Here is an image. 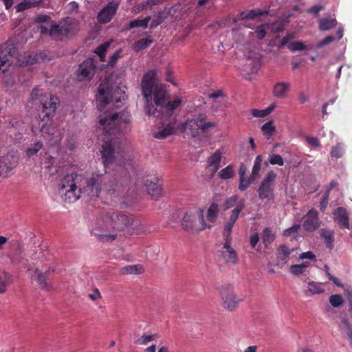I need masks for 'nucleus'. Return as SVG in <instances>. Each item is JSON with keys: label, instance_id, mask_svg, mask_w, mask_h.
Returning a JSON list of instances; mask_svg holds the SVG:
<instances>
[{"label": "nucleus", "instance_id": "nucleus-1", "mask_svg": "<svg viewBox=\"0 0 352 352\" xmlns=\"http://www.w3.org/2000/svg\"><path fill=\"white\" fill-rule=\"evenodd\" d=\"M130 121L131 114L126 110L119 113L107 111L99 116L96 132L103 136L104 143L100 152L105 167L113 164L122 165L124 159V151L120 142L112 135L125 131Z\"/></svg>", "mask_w": 352, "mask_h": 352}, {"label": "nucleus", "instance_id": "nucleus-2", "mask_svg": "<svg viewBox=\"0 0 352 352\" xmlns=\"http://www.w3.org/2000/svg\"><path fill=\"white\" fill-rule=\"evenodd\" d=\"M102 182V175L98 173L87 177L81 174L67 175L58 184V193L67 202L76 201L82 197L94 199L100 193Z\"/></svg>", "mask_w": 352, "mask_h": 352}, {"label": "nucleus", "instance_id": "nucleus-3", "mask_svg": "<svg viewBox=\"0 0 352 352\" xmlns=\"http://www.w3.org/2000/svg\"><path fill=\"white\" fill-rule=\"evenodd\" d=\"M134 223V219L118 212H106L100 215L93 228V234L102 242H112L118 233L124 231Z\"/></svg>", "mask_w": 352, "mask_h": 352}, {"label": "nucleus", "instance_id": "nucleus-4", "mask_svg": "<svg viewBox=\"0 0 352 352\" xmlns=\"http://www.w3.org/2000/svg\"><path fill=\"white\" fill-rule=\"evenodd\" d=\"M157 71L151 69L145 73L141 82L142 94L145 100L144 111L148 116H157L166 103L168 93L165 87L155 82Z\"/></svg>", "mask_w": 352, "mask_h": 352}, {"label": "nucleus", "instance_id": "nucleus-5", "mask_svg": "<svg viewBox=\"0 0 352 352\" xmlns=\"http://www.w3.org/2000/svg\"><path fill=\"white\" fill-rule=\"evenodd\" d=\"M28 270L32 271L31 278L36 281L41 289L47 292L53 289L52 285L47 281V278L54 272V269L48 265L41 250H39L30 255V263Z\"/></svg>", "mask_w": 352, "mask_h": 352}, {"label": "nucleus", "instance_id": "nucleus-6", "mask_svg": "<svg viewBox=\"0 0 352 352\" xmlns=\"http://www.w3.org/2000/svg\"><path fill=\"white\" fill-rule=\"evenodd\" d=\"M125 98L126 94L122 89L104 82L100 85L96 96V107L99 111H102L107 105L118 107Z\"/></svg>", "mask_w": 352, "mask_h": 352}, {"label": "nucleus", "instance_id": "nucleus-7", "mask_svg": "<svg viewBox=\"0 0 352 352\" xmlns=\"http://www.w3.org/2000/svg\"><path fill=\"white\" fill-rule=\"evenodd\" d=\"M30 99L31 102H37L41 106V112L43 114L42 121H48L54 117L58 104L57 97L36 87L32 91Z\"/></svg>", "mask_w": 352, "mask_h": 352}, {"label": "nucleus", "instance_id": "nucleus-8", "mask_svg": "<svg viewBox=\"0 0 352 352\" xmlns=\"http://www.w3.org/2000/svg\"><path fill=\"white\" fill-rule=\"evenodd\" d=\"M181 129L184 131H190L194 138L197 135L199 130L204 133L211 131H219L217 123L214 121H208L206 116L203 114L195 116L191 120L182 124Z\"/></svg>", "mask_w": 352, "mask_h": 352}, {"label": "nucleus", "instance_id": "nucleus-9", "mask_svg": "<svg viewBox=\"0 0 352 352\" xmlns=\"http://www.w3.org/2000/svg\"><path fill=\"white\" fill-rule=\"evenodd\" d=\"M182 226L187 231L198 232L210 227L204 220V211L199 208L194 212H186L182 219Z\"/></svg>", "mask_w": 352, "mask_h": 352}, {"label": "nucleus", "instance_id": "nucleus-10", "mask_svg": "<svg viewBox=\"0 0 352 352\" xmlns=\"http://www.w3.org/2000/svg\"><path fill=\"white\" fill-rule=\"evenodd\" d=\"M276 176V173L271 170L264 177L258 188V194L261 199H267L269 201L274 199V188Z\"/></svg>", "mask_w": 352, "mask_h": 352}, {"label": "nucleus", "instance_id": "nucleus-11", "mask_svg": "<svg viewBox=\"0 0 352 352\" xmlns=\"http://www.w3.org/2000/svg\"><path fill=\"white\" fill-rule=\"evenodd\" d=\"M221 306L223 309L233 311L238 307L243 298L238 297L232 289H225L221 292Z\"/></svg>", "mask_w": 352, "mask_h": 352}, {"label": "nucleus", "instance_id": "nucleus-12", "mask_svg": "<svg viewBox=\"0 0 352 352\" xmlns=\"http://www.w3.org/2000/svg\"><path fill=\"white\" fill-rule=\"evenodd\" d=\"M119 7V2L112 1L109 2L102 10H101L97 16L98 20L102 23H107L111 21L116 14Z\"/></svg>", "mask_w": 352, "mask_h": 352}, {"label": "nucleus", "instance_id": "nucleus-13", "mask_svg": "<svg viewBox=\"0 0 352 352\" xmlns=\"http://www.w3.org/2000/svg\"><path fill=\"white\" fill-rule=\"evenodd\" d=\"M320 226L318 212L315 209L309 210L304 217L303 228L308 232L317 230Z\"/></svg>", "mask_w": 352, "mask_h": 352}, {"label": "nucleus", "instance_id": "nucleus-14", "mask_svg": "<svg viewBox=\"0 0 352 352\" xmlns=\"http://www.w3.org/2000/svg\"><path fill=\"white\" fill-rule=\"evenodd\" d=\"M95 65L92 59L85 60L79 66L76 72L77 78L78 80H90L94 76V70Z\"/></svg>", "mask_w": 352, "mask_h": 352}, {"label": "nucleus", "instance_id": "nucleus-15", "mask_svg": "<svg viewBox=\"0 0 352 352\" xmlns=\"http://www.w3.org/2000/svg\"><path fill=\"white\" fill-rule=\"evenodd\" d=\"M333 219L341 228L350 230L352 225L349 222V213L344 208L338 207L333 213Z\"/></svg>", "mask_w": 352, "mask_h": 352}, {"label": "nucleus", "instance_id": "nucleus-16", "mask_svg": "<svg viewBox=\"0 0 352 352\" xmlns=\"http://www.w3.org/2000/svg\"><path fill=\"white\" fill-rule=\"evenodd\" d=\"M17 161L14 156L7 155L0 159V171L3 177L8 175L17 166Z\"/></svg>", "mask_w": 352, "mask_h": 352}, {"label": "nucleus", "instance_id": "nucleus-17", "mask_svg": "<svg viewBox=\"0 0 352 352\" xmlns=\"http://www.w3.org/2000/svg\"><path fill=\"white\" fill-rule=\"evenodd\" d=\"M159 179L154 178L153 180L146 181L145 186L148 194L155 200L159 199L163 195L161 184H158Z\"/></svg>", "mask_w": 352, "mask_h": 352}, {"label": "nucleus", "instance_id": "nucleus-18", "mask_svg": "<svg viewBox=\"0 0 352 352\" xmlns=\"http://www.w3.org/2000/svg\"><path fill=\"white\" fill-rule=\"evenodd\" d=\"M12 58L13 55L11 54L10 50L8 48H3L0 45V72L4 73L9 67L13 65L14 61Z\"/></svg>", "mask_w": 352, "mask_h": 352}, {"label": "nucleus", "instance_id": "nucleus-19", "mask_svg": "<svg viewBox=\"0 0 352 352\" xmlns=\"http://www.w3.org/2000/svg\"><path fill=\"white\" fill-rule=\"evenodd\" d=\"M222 158V153L220 149L217 150L210 157H208L207 163V169L211 173L212 176L219 170Z\"/></svg>", "mask_w": 352, "mask_h": 352}, {"label": "nucleus", "instance_id": "nucleus-20", "mask_svg": "<svg viewBox=\"0 0 352 352\" xmlns=\"http://www.w3.org/2000/svg\"><path fill=\"white\" fill-rule=\"evenodd\" d=\"M62 23L67 37L74 35L79 30V23L76 19L67 17L62 20Z\"/></svg>", "mask_w": 352, "mask_h": 352}, {"label": "nucleus", "instance_id": "nucleus-21", "mask_svg": "<svg viewBox=\"0 0 352 352\" xmlns=\"http://www.w3.org/2000/svg\"><path fill=\"white\" fill-rule=\"evenodd\" d=\"M291 85L287 82H278L274 85L273 95L276 98L284 99L287 97Z\"/></svg>", "mask_w": 352, "mask_h": 352}, {"label": "nucleus", "instance_id": "nucleus-22", "mask_svg": "<svg viewBox=\"0 0 352 352\" xmlns=\"http://www.w3.org/2000/svg\"><path fill=\"white\" fill-rule=\"evenodd\" d=\"M295 250L294 248H289L285 245H280L277 250V265H283L289 261L290 254Z\"/></svg>", "mask_w": 352, "mask_h": 352}, {"label": "nucleus", "instance_id": "nucleus-23", "mask_svg": "<svg viewBox=\"0 0 352 352\" xmlns=\"http://www.w3.org/2000/svg\"><path fill=\"white\" fill-rule=\"evenodd\" d=\"M221 256L226 262L232 263H236L237 262L238 258L236 252L231 247L230 241H226L221 251Z\"/></svg>", "mask_w": 352, "mask_h": 352}, {"label": "nucleus", "instance_id": "nucleus-24", "mask_svg": "<svg viewBox=\"0 0 352 352\" xmlns=\"http://www.w3.org/2000/svg\"><path fill=\"white\" fill-rule=\"evenodd\" d=\"M307 289L304 292L307 297L320 294L324 292L323 283L319 282L309 281L307 283Z\"/></svg>", "mask_w": 352, "mask_h": 352}, {"label": "nucleus", "instance_id": "nucleus-25", "mask_svg": "<svg viewBox=\"0 0 352 352\" xmlns=\"http://www.w3.org/2000/svg\"><path fill=\"white\" fill-rule=\"evenodd\" d=\"M173 131L174 126L170 123L164 124L163 126H160L156 131L153 133V136L156 139L163 140L171 135Z\"/></svg>", "mask_w": 352, "mask_h": 352}, {"label": "nucleus", "instance_id": "nucleus-26", "mask_svg": "<svg viewBox=\"0 0 352 352\" xmlns=\"http://www.w3.org/2000/svg\"><path fill=\"white\" fill-rule=\"evenodd\" d=\"M49 34L56 40H63L64 38L67 37L65 31H64L63 27L62 20L60 21L58 23L54 24L51 26Z\"/></svg>", "mask_w": 352, "mask_h": 352}, {"label": "nucleus", "instance_id": "nucleus-27", "mask_svg": "<svg viewBox=\"0 0 352 352\" xmlns=\"http://www.w3.org/2000/svg\"><path fill=\"white\" fill-rule=\"evenodd\" d=\"M43 0H23L19 3L15 9L17 12H21L30 8L38 6Z\"/></svg>", "mask_w": 352, "mask_h": 352}, {"label": "nucleus", "instance_id": "nucleus-28", "mask_svg": "<svg viewBox=\"0 0 352 352\" xmlns=\"http://www.w3.org/2000/svg\"><path fill=\"white\" fill-rule=\"evenodd\" d=\"M245 207L244 201H240L236 207L232 210L231 214L229 217L228 221L226 222V225L233 228L236 221L237 220L240 212L243 210Z\"/></svg>", "mask_w": 352, "mask_h": 352}, {"label": "nucleus", "instance_id": "nucleus-29", "mask_svg": "<svg viewBox=\"0 0 352 352\" xmlns=\"http://www.w3.org/2000/svg\"><path fill=\"white\" fill-rule=\"evenodd\" d=\"M219 212V205L216 201H212L206 212V219L210 223H214Z\"/></svg>", "mask_w": 352, "mask_h": 352}, {"label": "nucleus", "instance_id": "nucleus-30", "mask_svg": "<svg viewBox=\"0 0 352 352\" xmlns=\"http://www.w3.org/2000/svg\"><path fill=\"white\" fill-rule=\"evenodd\" d=\"M12 283V276L8 273H0V294H5Z\"/></svg>", "mask_w": 352, "mask_h": 352}, {"label": "nucleus", "instance_id": "nucleus-31", "mask_svg": "<svg viewBox=\"0 0 352 352\" xmlns=\"http://www.w3.org/2000/svg\"><path fill=\"white\" fill-rule=\"evenodd\" d=\"M43 147V143L41 140H36L31 144L25 151V155L30 158L37 155Z\"/></svg>", "mask_w": 352, "mask_h": 352}, {"label": "nucleus", "instance_id": "nucleus-32", "mask_svg": "<svg viewBox=\"0 0 352 352\" xmlns=\"http://www.w3.org/2000/svg\"><path fill=\"white\" fill-rule=\"evenodd\" d=\"M144 269L142 265H129L123 267L121 272L123 274H140L143 273Z\"/></svg>", "mask_w": 352, "mask_h": 352}, {"label": "nucleus", "instance_id": "nucleus-33", "mask_svg": "<svg viewBox=\"0 0 352 352\" xmlns=\"http://www.w3.org/2000/svg\"><path fill=\"white\" fill-rule=\"evenodd\" d=\"M261 131L263 133V135L267 138L270 139L275 133L276 128L274 124V121L270 120L266 123H265L261 126Z\"/></svg>", "mask_w": 352, "mask_h": 352}, {"label": "nucleus", "instance_id": "nucleus-34", "mask_svg": "<svg viewBox=\"0 0 352 352\" xmlns=\"http://www.w3.org/2000/svg\"><path fill=\"white\" fill-rule=\"evenodd\" d=\"M336 24L335 18L322 19L319 21V28L321 31H327L336 27Z\"/></svg>", "mask_w": 352, "mask_h": 352}, {"label": "nucleus", "instance_id": "nucleus-35", "mask_svg": "<svg viewBox=\"0 0 352 352\" xmlns=\"http://www.w3.org/2000/svg\"><path fill=\"white\" fill-rule=\"evenodd\" d=\"M320 236L324 240V243L329 248H331L332 246V243L333 242V231L326 230V229H322L320 230Z\"/></svg>", "mask_w": 352, "mask_h": 352}, {"label": "nucleus", "instance_id": "nucleus-36", "mask_svg": "<svg viewBox=\"0 0 352 352\" xmlns=\"http://www.w3.org/2000/svg\"><path fill=\"white\" fill-rule=\"evenodd\" d=\"M151 17L150 16L145 17L143 19H135L131 21L129 24V28L133 29L136 28H146Z\"/></svg>", "mask_w": 352, "mask_h": 352}, {"label": "nucleus", "instance_id": "nucleus-37", "mask_svg": "<svg viewBox=\"0 0 352 352\" xmlns=\"http://www.w3.org/2000/svg\"><path fill=\"white\" fill-rule=\"evenodd\" d=\"M157 338V334H143L135 340V344L137 345L145 346L149 342L154 341Z\"/></svg>", "mask_w": 352, "mask_h": 352}, {"label": "nucleus", "instance_id": "nucleus-38", "mask_svg": "<svg viewBox=\"0 0 352 352\" xmlns=\"http://www.w3.org/2000/svg\"><path fill=\"white\" fill-rule=\"evenodd\" d=\"M274 239L275 233L272 232V230L269 228H265L262 234V240L265 245L267 246L269 244L272 243L274 241Z\"/></svg>", "mask_w": 352, "mask_h": 352}, {"label": "nucleus", "instance_id": "nucleus-39", "mask_svg": "<svg viewBox=\"0 0 352 352\" xmlns=\"http://www.w3.org/2000/svg\"><path fill=\"white\" fill-rule=\"evenodd\" d=\"M308 266L309 263L307 262L298 265H292L289 267V272L298 276L302 274Z\"/></svg>", "mask_w": 352, "mask_h": 352}, {"label": "nucleus", "instance_id": "nucleus-40", "mask_svg": "<svg viewBox=\"0 0 352 352\" xmlns=\"http://www.w3.org/2000/svg\"><path fill=\"white\" fill-rule=\"evenodd\" d=\"M112 41H107L100 45L95 50L94 52L98 54L100 57V61H104L106 52L109 47Z\"/></svg>", "mask_w": 352, "mask_h": 352}, {"label": "nucleus", "instance_id": "nucleus-41", "mask_svg": "<svg viewBox=\"0 0 352 352\" xmlns=\"http://www.w3.org/2000/svg\"><path fill=\"white\" fill-rule=\"evenodd\" d=\"M151 43L152 40L150 38H144L138 40L133 44V50L135 52H140L146 48Z\"/></svg>", "mask_w": 352, "mask_h": 352}, {"label": "nucleus", "instance_id": "nucleus-42", "mask_svg": "<svg viewBox=\"0 0 352 352\" xmlns=\"http://www.w3.org/2000/svg\"><path fill=\"white\" fill-rule=\"evenodd\" d=\"M218 176L221 179H231L234 176V170L232 166L231 165H228L226 168L221 169L219 172Z\"/></svg>", "mask_w": 352, "mask_h": 352}, {"label": "nucleus", "instance_id": "nucleus-43", "mask_svg": "<svg viewBox=\"0 0 352 352\" xmlns=\"http://www.w3.org/2000/svg\"><path fill=\"white\" fill-rule=\"evenodd\" d=\"M254 179V177L252 176V177H240L239 178V189L241 191L245 190L249 186L251 185V184L253 182Z\"/></svg>", "mask_w": 352, "mask_h": 352}, {"label": "nucleus", "instance_id": "nucleus-44", "mask_svg": "<svg viewBox=\"0 0 352 352\" xmlns=\"http://www.w3.org/2000/svg\"><path fill=\"white\" fill-rule=\"evenodd\" d=\"M288 49L292 52H295L297 51H302L307 49V47L304 45L302 41H292L288 45Z\"/></svg>", "mask_w": 352, "mask_h": 352}, {"label": "nucleus", "instance_id": "nucleus-45", "mask_svg": "<svg viewBox=\"0 0 352 352\" xmlns=\"http://www.w3.org/2000/svg\"><path fill=\"white\" fill-rule=\"evenodd\" d=\"M166 18V13L164 11L160 12L157 15L153 16L151 26L153 28L160 25Z\"/></svg>", "mask_w": 352, "mask_h": 352}, {"label": "nucleus", "instance_id": "nucleus-46", "mask_svg": "<svg viewBox=\"0 0 352 352\" xmlns=\"http://www.w3.org/2000/svg\"><path fill=\"white\" fill-rule=\"evenodd\" d=\"M38 61L37 56L35 54L28 55L25 60L19 59L17 64L20 66H27L28 65H32Z\"/></svg>", "mask_w": 352, "mask_h": 352}, {"label": "nucleus", "instance_id": "nucleus-47", "mask_svg": "<svg viewBox=\"0 0 352 352\" xmlns=\"http://www.w3.org/2000/svg\"><path fill=\"white\" fill-rule=\"evenodd\" d=\"M262 161L263 158L261 155H258L256 157L254 166L252 170V175L254 177L259 174Z\"/></svg>", "mask_w": 352, "mask_h": 352}, {"label": "nucleus", "instance_id": "nucleus-48", "mask_svg": "<svg viewBox=\"0 0 352 352\" xmlns=\"http://www.w3.org/2000/svg\"><path fill=\"white\" fill-rule=\"evenodd\" d=\"M269 162L272 165H278L282 166L284 165V160L283 157L278 154H270L269 156Z\"/></svg>", "mask_w": 352, "mask_h": 352}, {"label": "nucleus", "instance_id": "nucleus-49", "mask_svg": "<svg viewBox=\"0 0 352 352\" xmlns=\"http://www.w3.org/2000/svg\"><path fill=\"white\" fill-rule=\"evenodd\" d=\"M329 302L332 307H338L343 304L344 300L340 294H333L330 296Z\"/></svg>", "mask_w": 352, "mask_h": 352}, {"label": "nucleus", "instance_id": "nucleus-50", "mask_svg": "<svg viewBox=\"0 0 352 352\" xmlns=\"http://www.w3.org/2000/svg\"><path fill=\"white\" fill-rule=\"evenodd\" d=\"M296 37V34L294 32H287V34L281 38L280 41V47H283L285 45L288 47L289 43L292 42V41Z\"/></svg>", "mask_w": 352, "mask_h": 352}, {"label": "nucleus", "instance_id": "nucleus-51", "mask_svg": "<svg viewBox=\"0 0 352 352\" xmlns=\"http://www.w3.org/2000/svg\"><path fill=\"white\" fill-rule=\"evenodd\" d=\"M343 153V148L340 144H338L332 148L331 151V157L332 159H338L342 156Z\"/></svg>", "mask_w": 352, "mask_h": 352}, {"label": "nucleus", "instance_id": "nucleus-52", "mask_svg": "<svg viewBox=\"0 0 352 352\" xmlns=\"http://www.w3.org/2000/svg\"><path fill=\"white\" fill-rule=\"evenodd\" d=\"M120 186L117 183L111 182L108 184L107 192L110 196H112L114 194H118L120 192Z\"/></svg>", "mask_w": 352, "mask_h": 352}, {"label": "nucleus", "instance_id": "nucleus-53", "mask_svg": "<svg viewBox=\"0 0 352 352\" xmlns=\"http://www.w3.org/2000/svg\"><path fill=\"white\" fill-rule=\"evenodd\" d=\"M300 228V224H296V225L292 226L291 228L286 229L284 231V235L286 236H296Z\"/></svg>", "mask_w": 352, "mask_h": 352}, {"label": "nucleus", "instance_id": "nucleus-54", "mask_svg": "<svg viewBox=\"0 0 352 352\" xmlns=\"http://www.w3.org/2000/svg\"><path fill=\"white\" fill-rule=\"evenodd\" d=\"M239 197L236 195L228 197L224 201L225 209L228 210L234 206L238 201Z\"/></svg>", "mask_w": 352, "mask_h": 352}, {"label": "nucleus", "instance_id": "nucleus-55", "mask_svg": "<svg viewBox=\"0 0 352 352\" xmlns=\"http://www.w3.org/2000/svg\"><path fill=\"white\" fill-rule=\"evenodd\" d=\"M266 25H262L256 28L254 34L257 38L262 39L265 37L266 35Z\"/></svg>", "mask_w": 352, "mask_h": 352}, {"label": "nucleus", "instance_id": "nucleus-56", "mask_svg": "<svg viewBox=\"0 0 352 352\" xmlns=\"http://www.w3.org/2000/svg\"><path fill=\"white\" fill-rule=\"evenodd\" d=\"M182 104V99L181 98H177L175 100L168 102L166 104V107L170 111H173L177 107H179Z\"/></svg>", "mask_w": 352, "mask_h": 352}, {"label": "nucleus", "instance_id": "nucleus-57", "mask_svg": "<svg viewBox=\"0 0 352 352\" xmlns=\"http://www.w3.org/2000/svg\"><path fill=\"white\" fill-rule=\"evenodd\" d=\"M122 50L121 49H118L111 56H110V58H109V61L108 63V65H111V66H113L117 60L121 57V54H122Z\"/></svg>", "mask_w": 352, "mask_h": 352}, {"label": "nucleus", "instance_id": "nucleus-58", "mask_svg": "<svg viewBox=\"0 0 352 352\" xmlns=\"http://www.w3.org/2000/svg\"><path fill=\"white\" fill-rule=\"evenodd\" d=\"M340 329L344 333L349 332V330H352V328L348 319L343 318L341 320Z\"/></svg>", "mask_w": 352, "mask_h": 352}, {"label": "nucleus", "instance_id": "nucleus-59", "mask_svg": "<svg viewBox=\"0 0 352 352\" xmlns=\"http://www.w3.org/2000/svg\"><path fill=\"white\" fill-rule=\"evenodd\" d=\"M335 40V38L333 36H327L323 40L320 41L318 45V47H322L324 45H327L331 43H332Z\"/></svg>", "mask_w": 352, "mask_h": 352}, {"label": "nucleus", "instance_id": "nucleus-60", "mask_svg": "<svg viewBox=\"0 0 352 352\" xmlns=\"http://www.w3.org/2000/svg\"><path fill=\"white\" fill-rule=\"evenodd\" d=\"M251 113L254 117L256 118H263L267 116L265 109H252Z\"/></svg>", "mask_w": 352, "mask_h": 352}, {"label": "nucleus", "instance_id": "nucleus-61", "mask_svg": "<svg viewBox=\"0 0 352 352\" xmlns=\"http://www.w3.org/2000/svg\"><path fill=\"white\" fill-rule=\"evenodd\" d=\"M88 297L90 300L93 301H97L101 299L102 296L99 290L98 289H96L91 294H88Z\"/></svg>", "mask_w": 352, "mask_h": 352}, {"label": "nucleus", "instance_id": "nucleus-62", "mask_svg": "<svg viewBox=\"0 0 352 352\" xmlns=\"http://www.w3.org/2000/svg\"><path fill=\"white\" fill-rule=\"evenodd\" d=\"M259 241V236L258 233L252 234L250 237V243L252 248H255Z\"/></svg>", "mask_w": 352, "mask_h": 352}, {"label": "nucleus", "instance_id": "nucleus-63", "mask_svg": "<svg viewBox=\"0 0 352 352\" xmlns=\"http://www.w3.org/2000/svg\"><path fill=\"white\" fill-rule=\"evenodd\" d=\"M316 258V256L313 254L312 252L308 251L306 252H303L300 254L299 259L303 260V259H310V260H314Z\"/></svg>", "mask_w": 352, "mask_h": 352}, {"label": "nucleus", "instance_id": "nucleus-64", "mask_svg": "<svg viewBox=\"0 0 352 352\" xmlns=\"http://www.w3.org/2000/svg\"><path fill=\"white\" fill-rule=\"evenodd\" d=\"M232 228L225 224L223 229V236L226 241H230Z\"/></svg>", "mask_w": 352, "mask_h": 352}]
</instances>
